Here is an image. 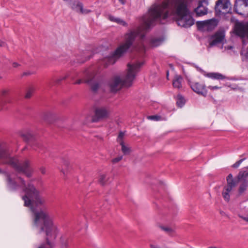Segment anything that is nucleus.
I'll return each mask as SVG.
<instances>
[{
	"label": "nucleus",
	"instance_id": "nucleus-19",
	"mask_svg": "<svg viewBox=\"0 0 248 248\" xmlns=\"http://www.w3.org/2000/svg\"><path fill=\"white\" fill-rule=\"evenodd\" d=\"M107 18L110 21L115 22L118 24L124 26H126L127 25V23L124 20L120 18L115 17L111 15H108Z\"/></svg>",
	"mask_w": 248,
	"mask_h": 248
},
{
	"label": "nucleus",
	"instance_id": "nucleus-42",
	"mask_svg": "<svg viewBox=\"0 0 248 248\" xmlns=\"http://www.w3.org/2000/svg\"><path fill=\"white\" fill-rule=\"evenodd\" d=\"M225 50H231L232 49L233 47L232 46H225Z\"/></svg>",
	"mask_w": 248,
	"mask_h": 248
},
{
	"label": "nucleus",
	"instance_id": "nucleus-43",
	"mask_svg": "<svg viewBox=\"0 0 248 248\" xmlns=\"http://www.w3.org/2000/svg\"><path fill=\"white\" fill-rule=\"evenodd\" d=\"M81 82H82V80L81 79H79V80H77V81H76L75 82H74V84H80Z\"/></svg>",
	"mask_w": 248,
	"mask_h": 248
},
{
	"label": "nucleus",
	"instance_id": "nucleus-49",
	"mask_svg": "<svg viewBox=\"0 0 248 248\" xmlns=\"http://www.w3.org/2000/svg\"><path fill=\"white\" fill-rule=\"evenodd\" d=\"M71 78H72V79H74V77H71Z\"/></svg>",
	"mask_w": 248,
	"mask_h": 248
},
{
	"label": "nucleus",
	"instance_id": "nucleus-11",
	"mask_svg": "<svg viewBox=\"0 0 248 248\" xmlns=\"http://www.w3.org/2000/svg\"><path fill=\"white\" fill-rule=\"evenodd\" d=\"M217 19L212 18L209 20L198 21L197 24L199 28L211 31L217 26Z\"/></svg>",
	"mask_w": 248,
	"mask_h": 248
},
{
	"label": "nucleus",
	"instance_id": "nucleus-38",
	"mask_svg": "<svg viewBox=\"0 0 248 248\" xmlns=\"http://www.w3.org/2000/svg\"><path fill=\"white\" fill-rule=\"evenodd\" d=\"M208 88H209V89H210L211 90H217V89H220L221 87L217 86H209L208 87Z\"/></svg>",
	"mask_w": 248,
	"mask_h": 248
},
{
	"label": "nucleus",
	"instance_id": "nucleus-31",
	"mask_svg": "<svg viewBox=\"0 0 248 248\" xmlns=\"http://www.w3.org/2000/svg\"><path fill=\"white\" fill-rule=\"evenodd\" d=\"M245 170H244L243 171H241L239 173V177H241L242 178H246L248 176V170L245 168Z\"/></svg>",
	"mask_w": 248,
	"mask_h": 248
},
{
	"label": "nucleus",
	"instance_id": "nucleus-9",
	"mask_svg": "<svg viewBox=\"0 0 248 248\" xmlns=\"http://www.w3.org/2000/svg\"><path fill=\"white\" fill-rule=\"evenodd\" d=\"M225 33L223 30H219L216 32L210 39L209 44L211 46H217L218 44H221V48L223 47V45L225 41Z\"/></svg>",
	"mask_w": 248,
	"mask_h": 248
},
{
	"label": "nucleus",
	"instance_id": "nucleus-41",
	"mask_svg": "<svg viewBox=\"0 0 248 248\" xmlns=\"http://www.w3.org/2000/svg\"><path fill=\"white\" fill-rule=\"evenodd\" d=\"M13 66L14 67H17L18 66H19L20 65V64L19 63H18L17 62H14L13 63Z\"/></svg>",
	"mask_w": 248,
	"mask_h": 248
},
{
	"label": "nucleus",
	"instance_id": "nucleus-46",
	"mask_svg": "<svg viewBox=\"0 0 248 248\" xmlns=\"http://www.w3.org/2000/svg\"><path fill=\"white\" fill-rule=\"evenodd\" d=\"M90 57L87 58H86V59L85 60H83V61H81V62H84L85 61L89 60L90 59Z\"/></svg>",
	"mask_w": 248,
	"mask_h": 248
},
{
	"label": "nucleus",
	"instance_id": "nucleus-2",
	"mask_svg": "<svg viewBox=\"0 0 248 248\" xmlns=\"http://www.w3.org/2000/svg\"><path fill=\"white\" fill-rule=\"evenodd\" d=\"M190 0H166L161 4L155 3L149 9L148 13L141 18V26L137 29L129 31L125 35V42L119 46L112 55L106 59L107 64H113L116 60L122 56L132 46L135 41L141 42L145 38V31L153 26L155 22L159 21L163 24V20L169 16H176L178 26L187 28L192 26L194 20L187 7Z\"/></svg>",
	"mask_w": 248,
	"mask_h": 248
},
{
	"label": "nucleus",
	"instance_id": "nucleus-22",
	"mask_svg": "<svg viewBox=\"0 0 248 248\" xmlns=\"http://www.w3.org/2000/svg\"><path fill=\"white\" fill-rule=\"evenodd\" d=\"M120 144L122 147V151L124 155H128L130 154L131 151L130 148L126 145L123 141H121Z\"/></svg>",
	"mask_w": 248,
	"mask_h": 248
},
{
	"label": "nucleus",
	"instance_id": "nucleus-14",
	"mask_svg": "<svg viewBox=\"0 0 248 248\" xmlns=\"http://www.w3.org/2000/svg\"><path fill=\"white\" fill-rule=\"evenodd\" d=\"M108 115V110L106 108L101 107L96 108L95 110V114L93 118V121L97 122L101 119L107 117Z\"/></svg>",
	"mask_w": 248,
	"mask_h": 248
},
{
	"label": "nucleus",
	"instance_id": "nucleus-26",
	"mask_svg": "<svg viewBox=\"0 0 248 248\" xmlns=\"http://www.w3.org/2000/svg\"><path fill=\"white\" fill-rule=\"evenodd\" d=\"M107 180H108V177H107L106 175L101 174L100 175V177L99 178V182L102 185H105L106 184V182H107Z\"/></svg>",
	"mask_w": 248,
	"mask_h": 248
},
{
	"label": "nucleus",
	"instance_id": "nucleus-40",
	"mask_svg": "<svg viewBox=\"0 0 248 248\" xmlns=\"http://www.w3.org/2000/svg\"><path fill=\"white\" fill-rule=\"evenodd\" d=\"M239 217L245 221L248 222V217H244L241 215H239Z\"/></svg>",
	"mask_w": 248,
	"mask_h": 248
},
{
	"label": "nucleus",
	"instance_id": "nucleus-48",
	"mask_svg": "<svg viewBox=\"0 0 248 248\" xmlns=\"http://www.w3.org/2000/svg\"><path fill=\"white\" fill-rule=\"evenodd\" d=\"M67 165H68L67 163H65L64 164V166H65V167L67 166Z\"/></svg>",
	"mask_w": 248,
	"mask_h": 248
},
{
	"label": "nucleus",
	"instance_id": "nucleus-4",
	"mask_svg": "<svg viewBox=\"0 0 248 248\" xmlns=\"http://www.w3.org/2000/svg\"><path fill=\"white\" fill-rule=\"evenodd\" d=\"M234 32L236 35L243 39L241 51L243 60L248 61V21L236 22L234 26Z\"/></svg>",
	"mask_w": 248,
	"mask_h": 248
},
{
	"label": "nucleus",
	"instance_id": "nucleus-24",
	"mask_svg": "<svg viewBox=\"0 0 248 248\" xmlns=\"http://www.w3.org/2000/svg\"><path fill=\"white\" fill-rule=\"evenodd\" d=\"M162 42L161 38H155L151 40V45L153 46H159Z\"/></svg>",
	"mask_w": 248,
	"mask_h": 248
},
{
	"label": "nucleus",
	"instance_id": "nucleus-51",
	"mask_svg": "<svg viewBox=\"0 0 248 248\" xmlns=\"http://www.w3.org/2000/svg\"><path fill=\"white\" fill-rule=\"evenodd\" d=\"M1 78V77L0 76V78Z\"/></svg>",
	"mask_w": 248,
	"mask_h": 248
},
{
	"label": "nucleus",
	"instance_id": "nucleus-47",
	"mask_svg": "<svg viewBox=\"0 0 248 248\" xmlns=\"http://www.w3.org/2000/svg\"><path fill=\"white\" fill-rule=\"evenodd\" d=\"M4 45V43H0V46H3Z\"/></svg>",
	"mask_w": 248,
	"mask_h": 248
},
{
	"label": "nucleus",
	"instance_id": "nucleus-21",
	"mask_svg": "<svg viewBox=\"0 0 248 248\" xmlns=\"http://www.w3.org/2000/svg\"><path fill=\"white\" fill-rule=\"evenodd\" d=\"M183 78L181 76L176 75L173 80V86L174 88L180 89L182 87Z\"/></svg>",
	"mask_w": 248,
	"mask_h": 248
},
{
	"label": "nucleus",
	"instance_id": "nucleus-23",
	"mask_svg": "<svg viewBox=\"0 0 248 248\" xmlns=\"http://www.w3.org/2000/svg\"><path fill=\"white\" fill-rule=\"evenodd\" d=\"M158 227H159L162 230L166 232L167 234L170 235L172 234L174 232L173 229L169 227L164 226L161 225H159Z\"/></svg>",
	"mask_w": 248,
	"mask_h": 248
},
{
	"label": "nucleus",
	"instance_id": "nucleus-8",
	"mask_svg": "<svg viewBox=\"0 0 248 248\" xmlns=\"http://www.w3.org/2000/svg\"><path fill=\"white\" fill-rule=\"evenodd\" d=\"M69 2L70 8L76 12L82 15H87L91 12V10L84 8L83 4L79 0H63Z\"/></svg>",
	"mask_w": 248,
	"mask_h": 248
},
{
	"label": "nucleus",
	"instance_id": "nucleus-37",
	"mask_svg": "<svg viewBox=\"0 0 248 248\" xmlns=\"http://www.w3.org/2000/svg\"><path fill=\"white\" fill-rule=\"evenodd\" d=\"M62 248H66L68 246V241L67 240H63L62 241Z\"/></svg>",
	"mask_w": 248,
	"mask_h": 248
},
{
	"label": "nucleus",
	"instance_id": "nucleus-36",
	"mask_svg": "<svg viewBox=\"0 0 248 248\" xmlns=\"http://www.w3.org/2000/svg\"><path fill=\"white\" fill-rule=\"evenodd\" d=\"M122 158H123V156H122V155L119 156L117 157H116V158L113 159L112 161L113 163H116L118 162L119 161H120V160H121L122 159Z\"/></svg>",
	"mask_w": 248,
	"mask_h": 248
},
{
	"label": "nucleus",
	"instance_id": "nucleus-6",
	"mask_svg": "<svg viewBox=\"0 0 248 248\" xmlns=\"http://www.w3.org/2000/svg\"><path fill=\"white\" fill-rule=\"evenodd\" d=\"M216 14L219 16L229 13L231 9V3L229 0H218L215 6Z\"/></svg>",
	"mask_w": 248,
	"mask_h": 248
},
{
	"label": "nucleus",
	"instance_id": "nucleus-25",
	"mask_svg": "<svg viewBox=\"0 0 248 248\" xmlns=\"http://www.w3.org/2000/svg\"><path fill=\"white\" fill-rule=\"evenodd\" d=\"M185 101L184 98L181 95H178L177 104L180 107H182L185 104Z\"/></svg>",
	"mask_w": 248,
	"mask_h": 248
},
{
	"label": "nucleus",
	"instance_id": "nucleus-7",
	"mask_svg": "<svg viewBox=\"0 0 248 248\" xmlns=\"http://www.w3.org/2000/svg\"><path fill=\"white\" fill-rule=\"evenodd\" d=\"M234 10L239 15L248 17V0H236Z\"/></svg>",
	"mask_w": 248,
	"mask_h": 248
},
{
	"label": "nucleus",
	"instance_id": "nucleus-45",
	"mask_svg": "<svg viewBox=\"0 0 248 248\" xmlns=\"http://www.w3.org/2000/svg\"><path fill=\"white\" fill-rule=\"evenodd\" d=\"M62 173H63V174L64 175H65V174H66V172H65V171L63 170V168L62 169Z\"/></svg>",
	"mask_w": 248,
	"mask_h": 248
},
{
	"label": "nucleus",
	"instance_id": "nucleus-3",
	"mask_svg": "<svg viewBox=\"0 0 248 248\" xmlns=\"http://www.w3.org/2000/svg\"><path fill=\"white\" fill-rule=\"evenodd\" d=\"M143 64V62H140L128 63L127 73L123 79L119 76H115L110 80L108 82L110 91L115 93L120 90L123 86H130Z\"/></svg>",
	"mask_w": 248,
	"mask_h": 248
},
{
	"label": "nucleus",
	"instance_id": "nucleus-50",
	"mask_svg": "<svg viewBox=\"0 0 248 248\" xmlns=\"http://www.w3.org/2000/svg\"><path fill=\"white\" fill-rule=\"evenodd\" d=\"M246 169L248 170V166L246 167Z\"/></svg>",
	"mask_w": 248,
	"mask_h": 248
},
{
	"label": "nucleus",
	"instance_id": "nucleus-18",
	"mask_svg": "<svg viewBox=\"0 0 248 248\" xmlns=\"http://www.w3.org/2000/svg\"><path fill=\"white\" fill-rule=\"evenodd\" d=\"M248 187V180L246 179L243 180L238 187V196L243 195Z\"/></svg>",
	"mask_w": 248,
	"mask_h": 248
},
{
	"label": "nucleus",
	"instance_id": "nucleus-20",
	"mask_svg": "<svg viewBox=\"0 0 248 248\" xmlns=\"http://www.w3.org/2000/svg\"><path fill=\"white\" fill-rule=\"evenodd\" d=\"M69 77V74H66L65 76L58 78H53L50 81L48 82V85L52 86L53 84H59L61 81L65 79L66 78Z\"/></svg>",
	"mask_w": 248,
	"mask_h": 248
},
{
	"label": "nucleus",
	"instance_id": "nucleus-13",
	"mask_svg": "<svg viewBox=\"0 0 248 248\" xmlns=\"http://www.w3.org/2000/svg\"><path fill=\"white\" fill-rule=\"evenodd\" d=\"M189 85L192 90L199 94L205 96L207 93V91L206 89L205 86L199 82H190Z\"/></svg>",
	"mask_w": 248,
	"mask_h": 248
},
{
	"label": "nucleus",
	"instance_id": "nucleus-44",
	"mask_svg": "<svg viewBox=\"0 0 248 248\" xmlns=\"http://www.w3.org/2000/svg\"><path fill=\"white\" fill-rule=\"evenodd\" d=\"M119 1L122 4H124L125 3V0H119Z\"/></svg>",
	"mask_w": 248,
	"mask_h": 248
},
{
	"label": "nucleus",
	"instance_id": "nucleus-12",
	"mask_svg": "<svg viewBox=\"0 0 248 248\" xmlns=\"http://www.w3.org/2000/svg\"><path fill=\"white\" fill-rule=\"evenodd\" d=\"M12 96L8 89H2L0 93V110L7 104L11 102Z\"/></svg>",
	"mask_w": 248,
	"mask_h": 248
},
{
	"label": "nucleus",
	"instance_id": "nucleus-17",
	"mask_svg": "<svg viewBox=\"0 0 248 248\" xmlns=\"http://www.w3.org/2000/svg\"><path fill=\"white\" fill-rule=\"evenodd\" d=\"M202 72L205 76L214 79H223L226 78L224 76L219 73H206L204 71H202Z\"/></svg>",
	"mask_w": 248,
	"mask_h": 248
},
{
	"label": "nucleus",
	"instance_id": "nucleus-32",
	"mask_svg": "<svg viewBox=\"0 0 248 248\" xmlns=\"http://www.w3.org/2000/svg\"><path fill=\"white\" fill-rule=\"evenodd\" d=\"M136 49L137 51L141 52H144L145 51V47L142 44L140 45L139 46L136 47Z\"/></svg>",
	"mask_w": 248,
	"mask_h": 248
},
{
	"label": "nucleus",
	"instance_id": "nucleus-1",
	"mask_svg": "<svg viewBox=\"0 0 248 248\" xmlns=\"http://www.w3.org/2000/svg\"><path fill=\"white\" fill-rule=\"evenodd\" d=\"M7 165L13 168L19 173H23L28 177L31 176L32 170L30 167V161L25 159L19 161L16 157L11 155L7 144L4 142H0V165ZM0 173H3L6 177L7 187L11 190H16L21 188L25 195L22 197L24 206L30 207L33 213V226L39 232H45L47 236L55 235L57 228L52 223L47 213L44 210H38L37 208L43 205L46 201L39 195L38 191L31 184L27 186L25 181L20 177L13 178L12 175L2 170L0 168Z\"/></svg>",
	"mask_w": 248,
	"mask_h": 248
},
{
	"label": "nucleus",
	"instance_id": "nucleus-27",
	"mask_svg": "<svg viewBox=\"0 0 248 248\" xmlns=\"http://www.w3.org/2000/svg\"><path fill=\"white\" fill-rule=\"evenodd\" d=\"M34 89L33 87H30L26 92V94H25V98H30L33 93L34 92Z\"/></svg>",
	"mask_w": 248,
	"mask_h": 248
},
{
	"label": "nucleus",
	"instance_id": "nucleus-30",
	"mask_svg": "<svg viewBox=\"0 0 248 248\" xmlns=\"http://www.w3.org/2000/svg\"><path fill=\"white\" fill-rule=\"evenodd\" d=\"M227 184H229V183H230L231 184H236V182L233 179L232 175L231 173L229 174L228 175V176L227 177Z\"/></svg>",
	"mask_w": 248,
	"mask_h": 248
},
{
	"label": "nucleus",
	"instance_id": "nucleus-28",
	"mask_svg": "<svg viewBox=\"0 0 248 248\" xmlns=\"http://www.w3.org/2000/svg\"><path fill=\"white\" fill-rule=\"evenodd\" d=\"M47 242L45 244L42 245L38 248H52L53 244L48 241V239H46Z\"/></svg>",
	"mask_w": 248,
	"mask_h": 248
},
{
	"label": "nucleus",
	"instance_id": "nucleus-29",
	"mask_svg": "<svg viewBox=\"0 0 248 248\" xmlns=\"http://www.w3.org/2000/svg\"><path fill=\"white\" fill-rule=\"evenodd\" d=\"M53 115L54 114L50 111L45 112L44 114V119L46 120H47L49 118H52L53 117Z\"/></svg>",
	"mask_w": 248,
	"mask_h": 248
},
{
	"label": "nucleus",
	"instance_id": "nucleus-39",
	"mask_svg": "<svg viewBox=\"0 0 248 248\" xmlns=\"http://www.w3.org/2000/svg\"><path fill=\"white\" fill-rule=\"evenodd\" d=\"M40 170L41 172L42 173V174H45L46 172V168L44 167H43L40 168Z\"/></svg>",
	"mask_w": 248,
	"mask_h": 248
},
{
	"label": "nucleus",
	"instance_id": "nucleus-34",
	"mask_svg": "<svg viewBox=\"0 0 248 248\" xmlns=\"http://www.w3.org/2000/svg\"><path fill=\"white\" fill-rule=\"evenodd\" d=\"M148 118L152 120L159 121L161 119V117L157 115H152L149 116Z\"/></svg>",
	"mask_w": 248,
	"mask_h": 248
},
{
	"label": "nucleus",
	"instance_id": "nucleus-16",
	"mask_svg": "<svg viewBox=\"0 0 248 248\" xmlns=\"http://www.w3.org/2000/svg\"><path fill=\"white\" fill-rule=\"evenodd\" d=\"M236 184H231L229 183L225 186L222 192V196L225 201L229 202L230 199L229 193L235 187Z\"/></svg>",
	"mask_w": 248,
	"mask_h": 248
},
{
	"label": "nucleus",
	"instance_id": "nucleus-5",
	"mask_svg": "<svg viewBox=\"0 0 248 248\" xmlns=\"http://www.w3.org/2000/svg\"><path fill=\"white\" fill-rule=\"evenodd\" d=\"M20 137L26 141H32L31 146L32 149L35 151H38L39 152L44 148L42 142L34 139L32 133L29 130L21 131L20 133Z\"/></svg>",
	"mask_w": 248,
	"mask_h": 248
},
{
	"label": "nucleus",
	"instance_id": "nucleus-15",
	"mask_svg": "<svg viewBox=\"0 0 248 248\" xmlns=\"http://www.w3.org/2000/svg\"><path fill=\"white\" fill-rule=\"evenodd\" d=\"M208 2L206 0H203L200 2L198 7L195 9V12L198 16H203L207 14L208 9L207 6Z\"/></svg>",
	"mask_w": 248,
	"mask_h": 248
},
{
	"label": "nucleus",
	"instance_id": "nucleus-35",
	"mask_svg": "<svg viewBox=\"0 0 248 248\" xmlns=\"http://www.w3.org/2000/svg\"><path fill=\"white\" fill-rule=\"evenodd\" d=\"M245 160V158H243V159H241L239 160H238V161L236 162L233 165H232V167L234 168H238L240 165L241 164V163L244 160Z\"/></svg>",
	"mask_w": 248,
	"mask_h": 248
},
{
	"label": "nucleus",
	"instance_id": "nucleus-10",
	"mask_svg": "<svg viewBox=\"0 0 248 248\" xmlns=\"http://www.w3.org/2000/svg\"><path fill=\"white\" fill-rule=\"evenodd\" d=\"M83 77L85 82L90 84L92 90L93 92H96L100 85L98 82H93V79L94 78V73L90 70H86L83 73Z\"/></svg>",
	"mask_w": 248,
	"mask_h": 248
},
{
	"label": "nucleus",
	"instance_id": "nucleus-33",
	"mask_svg": "<svg viewBox=\"0 0 248 248\" xmlns=\"http://www.w3.org/2000/svg\"><path fill=\"white\" fill-rule=\"evenodd\" d=\"M124 136V132L121 131L117 138V141L119 142L120 144V141H123V138Z\"/></svg>",
	"mask_w": 248,
	"mask_h": 248
}]
</instances>
